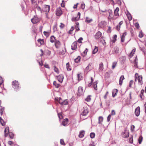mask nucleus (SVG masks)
<instances>
[{
  "instance_id": "8fccbe9b",
  "label": "nucleus",
  "mask_w": 146,
  "mask_h": 146,
  "mask_svg": "<svg viewBox=\"0 0 146 146\" xmlns=\"http://www.w3.org/2000/svg\"><path fill=\"white\" fill-rule=\"evenodd\" d=\"M43 33L44 35L46 36H48L49 35V33L46 31H44Z\"/></svg>"
},
{
  "instance_id": "680f3d73",
  "label": "nucleus",
  "mask_w": 146,
  "mask_h": 146,
  "mask_svg": "<svg viewBox=\"0 0 146 146\" xmlns=\"http://www.w3.org/2000/svg\"><path fill=\"white\" fill-rule=\"evenodd\" d=\"M133 81L132 80H131L130 82L129 83V87H131L132 85L133 84Z\"/></svg>"
},
{
  "instance_id": "69168bd1",
  "label": "nucleus",
  "mask_w": 146,
  "mask_h": 146,
  "mask_svg": "<svg viewBox=\"0 0 146 146\" xmlns=\"http://www.w3.org/2000/svg\"><path fill=\"white\" fill-rule=\"evenodd\" d=\"M44 67L47 68H49L50 67L48 64H45L44 65Z\"/></svg>"
},
{
  "instance_id": "f3484780",
  "label": "nucleus",
  "mask_w": 146,
  "mask_h": 146,
  "mask_svg": "<svg viewBox=\"0 0 146 146\" xmlns=\"http://www.w3.org/2000/svg\"><path fill=\"white\" fill-rule=\"evenodd\" d=\"M124 77L123 75H121L119 79V85L121 86L123 83V80L124 79Z\"/></svg>"
},
{
  "instance_id": "f257e3e1",
  "label": "nucleus",
  "mask_w": 146,
  "mask_h": 146,
  "mask_svg": "<svg viewBox=\"0 0 146 146\" xmlns=\"http://www.w3.org/2000/svg\"><path fill=\"white\" fill-rule=\"evenodd\" d=\"M82 115L85 116L88 113L89 111L87 107H84L82 109Z\"/></svg>"
},
{
  "instance_id": "c756f323",
  "label": "nucleus",
  "mask_w": 146,
  "mask_h": 146,
  "mask_svg": "<svg viewBox=\"0 0 146 146\" xmlns=\"http://www.w3.org/2000/svg\"><path fill=\"white\" fill-rule=\"evenodd\" d=\"M66 67L67 70L70 71L71 70V69L70 67V65L69 62H68L66 64Z\"/></svg>"
},
{
  "instance_id": "c9c22d12",
  "label": "nucleus",
  "mask_w": 146,
  "mask_h": 146,
  "mask_svg": "<svg viewBox=\"0 0 146 146\" xmlns=\"http://www.w3.org/2000/svg\"><path fill=\"white\" fill-rule=\"evenodd\" d=\"M117 37V36L116 35H115L113 36V40H111V41L113 42V43H114L116 40V38Z\"/></svg>"
},
{
  "instance_id": "13d9d810",
  "label": "nucleus",
  "mask_w": 146,
  "mask_h": 146,
  "mask_svg": "<svg viewBox=\"0 0 146 146\" xmlns=\"http://www.w3.org/2000/svg\"><path fill=\"white\" fill-rule=\"evenodd\" d=\"M135 127L134 125H132L131 126V131H133L134 130Z\"/></svg>"
},
{
  "instance_id": "37998d69",
  "label": "nucleus",
  "mask_w": 146,
  "mask_h": 146,
  "mask_svg": "<svg viewBox=\"0 0 146 146\" xmlns=\"http://www.w3.org/2000/svg\"><path fill=\"white\" fill-rule=\"evenodd\" d=\"M127 16L129 21H131L132 19V17L131 15L129 13L128 14H127Z\"/></svg>"
},
{
  "instance_id": "b1692460",
  "label": "nucleus",
  "mask_w": 146,
  "mask_h": 146,
  "mask_svg": "<svg viewBox=\"0 0 146 146\" xmlns=\"http://www.w3.org/2000/svg\"><path fill=\"white\" fill-rule=\"evenodd\" d=\"M103 37H101L100 38V42L102 43L103 45L105 46L106 45V43L105 40L103 39Z\"/></svg>"
},
{
  "instance_id": "423d86ee",
  "label": "nucleus",
  "mask_w": 146,
  "mask_h": 146,
  "mask_svg": "<svg viewBox=\"0 0 146 146\" xmlns=\"http://www.w3.org/2000/svg\"><path fill=\"white\" fill-rule=\"evenodd\" d=\"M12 85L14 89H17L19 87V84L17 81H14L12 82Z\"/></svg>"
},
{
  "instance_id": "dca6fc26",
  "label": "nucleus",
  "mask_w": 146,
  "mask_h": 146,
  "mask_svg": "<svg viewBox=\"0 0 146 146\" xmlns=\"http://www.w3.org/2000/svg\"><path fill=\"white\" fill-rule=\"evenodd\" d=\"M119 10V8L118 7H116V9L114 11V15L116 16H118L119 14L118 13V12Z\"/></svg>"
},
{
  "instance_id": "20e7f679",
  "label": "nucleus",
  "mask_w": 146,
  "mask_h": 146,
  "mask_svg": "<svg viewBox=\"0 0 146 146\" xmlns=\"http://www.w3.org/2000/svg\"><path fill=\"white\" fill-rule=\"evenodd\" d=\"M62 11L60 7L56 9V14L57 16H60L62 14Z\"/></svg>"
},
{
  "instance_id": "bf43d9fd",
  "label": "nucleus",
  "mask_w": 146,
  "mask_h": 146,
  "mask_svg": "<svg viewBox=\"0 0 146 146\" xmlns=\"http://www.w3.org/2000/svg\"><path fill=\"white\" fill-rule=\"evenodd\" d=\"M83 40V38L82 37H80L79 38L78 40V42L79 43H82V40Z\"/></svg>"
},
{
  "instance_id": "aec40b11",
  "label": "nucleus",
  "mask_w": 146,
  "mask_h": 146,
  "mask_svg": "<svg viewBox=\"0 0 146 146\" xmlns=\"http://www.w3.org/2000/svg\"><path fill=\"white\" fill-rule=\"evenodd\" d=\"M144 90L143 89L141 91L140 94L139 95L140 98L142 99H143L144 96L143 95Z\"/></svg>"
},
{
  "instance_id": "052dcab7",
  "label": "nucleus",
  "mask_w": 146,
  "mask_h": 146,
  "mask_svg": "<svg viewBox=\"0 0 146 146\" xmlns=\"http://www.w3.org/2000/svg\"><path fill=\"white\" fill-rule=\"evenodd\" d=\"M111 115L110 114L108 117L107 119V121L108 122H109L110 120L111 119Z\"/></svg>"
},
{
  "instance_id": "0e129e2a",
  "label": "nucleus",
  "mask_w": 146,
  "mask_h": 146,
  "mask_svg": "<svg viewBox=\"0 0 146 146\" xmlns=\"http://www.w3.org/2000/svg\"><path fill=\"white\" fill-rule=\"evenodd\" d=\"M108 92L107 91L106 92V93L105 95L104 96V98L105 99H106L107 98V96L108 95Z\"/></svg>"
},
{
  "instance_id": "6ab92c4d",
  "label": "nucleus",
  "mask_w": 146,
  "mask_h": 146,
  "mask_svg": "<svg viewBox=\"0 0 146 146\" xmlns=\"http://www.w3.org/2000/svg\"><path fill=\"white\" fill-rule=\"evenodd\" d=\"M127 33L126 32H124L123 33L122 35L121 36V41L122 42H123L125 40V36L126 35Z\"/></svg>"
},
{
  "instance_id": "f03ea898",
  "label": "nucleus",
  "mask_w": 146,
  "mask_h": 146,
  "mask_svg": "<svg viewBox=\"0 0 146 146\" xmlns=\"http://www.w3.org/2000/svg\"><path fill=\"white\" fill-rule=\"evenodd\" d=\"M137 80H138L139 84L142 85L143 84L142 76H139L137 78L135 77V81H137Z\"/></svg>"
},
{
  "instance_id": "3c124183",
  "label": "nucleus",
  "mask_w": 146,
  "mask_h": 146,
  "mask_svg": "<svg viewBox=\"0 0 146 146\" xmlns=\"http://www.w3.org/2000/svg\"><path fill=\"white\" fill-rule=\"evenodd\" d=\"M91 65V63H90L86 67L85 69V70L86 71H87L89 69V67Z\"/></svg>"
},
{
  "instance_id": "7c9ffc66",
  "label": "nucleus",
  "mask_w": 146,
  "mask_h": 146,
  "mask_svg": "<svg viewBox=\"0 0 146 146\" xmlns=\"http://www.w3.org/2000/svg\"><path fill=\"white\" fill-rule=\"evenodd\" d=\"M103 118L102 117L100 116L98 118V123L99 124H100L102 123L103 121Z\"/></svg>"
},
{
  "instance_id": "4be33fe9",
  "label": "nucleus",
  "mask_w": 146,
  "mask_h": 146,
  "mask_svg": "<svg viewBox=\"0 0 146 146\" xmlns=\"http://www.w3.org/2000/svg\"><path fill=\"white\" fill-rule=\"evenodd\" d=\"M136 49L135 48H134L131 52L129 55V56L130 57H131L133 56V54H134V53Z\"/></svg>"
},
{
  "instance_id": "2eb2a0df",
  "label": "nucleus",
  "mask_w": 146,
  "mask_h": 146,
  "mask_svg": "<svg viewBox=\"0 0 146 146\" xmlns=\"http://www.w3.org/2000/svg\"><path fill=\"white\" fill-rule=\"evenodd\" d=\"M78 92L79 95L82 94L83 93V89L82 87H79L78 88Z\"/></svg>"
},
{
  "instance_id": "5701e85b",
  "label": "nucleus",
  "mask_w": 146,
  "mask_h": 146,
  "mask_svg": "<svg viewBox=\"0 0 146 146\" xmlns=\"http://www.w3.org/2000/svg\"><path fill=\"white\" fill-rule=\"evenodd\" d=\"M92 21V19L86 17V18L85 22L87 23H90Z\"/></svg>"
},
{
  "instance_id": "6e6552de",
  "label": "nucleus",
  "mask_w": 146,
  "mask_h": 146,
  "mask_svg": "<svg viewBox=\"0 0 146 146\" xmlns=\"http://www.w3.org/2000/svg\"><path fill=\"white\" fill-rule=\"evenodd\" d=\"M55 45L57 48H59L61 46V43L58 40H56L55 42Z\"/></svg>"
},
{
  "instance_id": "0eeeda50",
  "label": "nucleus",
  "mask_w": 146,
  "mask_h": 146,
  "mask_svg": "<svg viewBox=\"0 0 146 146\" xmlns=\"http://www.w3.org/2000/svg\"><path fill=\"white\" fill-rule=\"evenodd\" d=\"M140 113V108L139 106L137 107L135 110V115L138 117V116Z\"/></svg>"
},
{
  "instance_id": "864d4df0",
  "label": "nucleus",
  "mask_w": 146,
  "mask_h": 146,
  "mask_svg": "<svg viewBox=\"0 0 146 146\" xmlns=\"http://www.w3.org/2000/svg\"><path fill=\"white\" fill-rule=\"evenodd\" d=\"M74 27H73V26L70 29L69 31L68 32V33L69 34H71V32L74 30Z\"/></svg>"
},
{
  "instance_id": "a878e982",
  "label": "nucleus",
  "mask_w": 146,
  "mask_h": 146,
  "mask_svg": "<svg viewBox=\"0 0 146 146\" xmlns=\"http://www.w3.org/2000/svg\"><path fill=\"white\" fill-rule=\"evenodd\" d=\"M75 28L77 31H78L80 30L79 28V23L78 22L76 23Z\"/></svg>"
},
{
  "instance_id": "a18cd8bd",
  "label": "nucleus",
  "mask_w": 146,
  "mask_h": 146,
  "mask_svg": "<svg viewBox=\"0 0 146 146\" xmlns=\"http://www.w3.org/2000/svg\"><path fill=\"white\" fill-rule=\"evenodd\" d=\"M9 133L10 138L12 139H13L14 137V134L12 132H9Z\"/></svg>"
},
{
  "instance_id": "4d7b16f0",
  "label": "nucleus",
  "mask_w": 146,
  "mask_h": 146,
  "mask_svg": "<svg viewBox=\"0 0 146 146\" xmlns=\"http://www.w3.org/2000/svg\"><path fill=\"white\" fill-rule=\"evenodd\" d=\"M81 8L82 9H84L85 8V4L84 3H82L81 4Z\"/></svg>"
},
{
  "instance_id": "58836bf2",
  "label": "nucleus",
  "mask_w": 146,
  "mask_h": 146,
  "mask_svg": "<svg viewBox=\"0 0 146 146\" xmlns=\"http://www.w3.org/2000/svg\"><path fill=\"white\" fill-rule=\"evenodd\" d=\"M0 123L3 125L5 124L4 121H3V120L2 119L1 117H0Z\"/></svg>"
},
{
  "instance_id": "de8ad7c7",
  "label": "nucleus",
  "mask_w": 146,
  "mask_h": 146,
  "mask_svg": "<svg viewBox=\"0 0 146 146\" xmlns=\"http://www.w3.org/2000/svg\"><path fill=\"white\" fill-rule=\"evenodd\" d=\"M4 80L2 77L0 76V85H1L3 82Z\"/></svg>"
},
{
  "instance_id": "6e6d98bb",
  "label": "nucleus",
  "mask_w": 146,
  "mask_h": 146,
  "mask_svg": "<svg viewBox=\"0 0 146 146\" xmlns=\"http://www.w3.org/2000/svg\"><path fill=\"white\" fill-rule=\"evenodd\" d=\"M134 25L135 27L137 28V29H139V23H135L134 24Z\"/></svg>"
},
{
  "instance_id": "7ed1b4c3",
  "label": "nucleus",
  "mask_w": 146,
  "mask_h": 146,
  "mask_svg": "<svg viewBox=\"0 0 146 146\" xmlns=\"http://www.w3.org/2000/svg\"><path fill=\"white\" fill-rule=\"evenodd\" d=\"M39 21V19L36 16H34V17L31 19V21L33 24H35L38 22Z\"/></svg>"
},
{
  "instance_id": "4468645a",
  "label": "nucleus",
  "mask_w": 146,
  "mask_h": 146,
  "mask_svg": "<svg viewBox=\"0 0 146 146\" xmlns=\"http://www.w3.org/2000/svg\"><path fill=\"white\" fill-rule=\"evenodd\" d=\"M4 135L5 137H7V136L8 133H9V128L8 127H7L5 128L4 131Z\"/></svg>"
},
{
  "instance_id": "e2e57ef3",
  "label": "nucleus",
  "mask_w": 146,
  "mask_h": 146,
  "mask_svg": "<svg viewBox=\"0 0 146 146\" xmlns=\"http://www.w3.org/2000/svg\"><path fill=\"white\" fill-rule=\"evenodd\" d=\"M58 115L59 119H61L62 118V116L61 114L58 113Z\"/></svg>"
},
{
  "instance_id": "4c0bfd02",
  "label": "nucleus",
  "mask_w": 146,
  "mask_h": 146,
  "mask_svg": "<svg viewBox=\"0 0 146 146\" xmlns=\"http://www.w3.org/2000/svg\"><path fill=\"white\" fill-rule=\"evenodd\" d=\"M80 60V56H78V57L75 59V62H76L78 63V62Z\"/></svg>"
},
{
  "instance_id": "774afa93",
  "label": "nucleus",
  "mask_w": 146,
  "mask_h": 146,
  "mask_svg": "<svg viewBox=\"0 0 146 146\" xmlns=\"http://www.w3.org/2000/svg\"><path fill=\"white\" fill-rule=\"evenodd\" d=\"M61 7H64V3L63 1H62V3L61 4Z\"/></svg>"
},
{
  "instance_id": "a19ab883",
  "label": "nucleus",
  "mask_w": 146,
  "mask_h": 146,
  "mask_svg": "<svg viewBox=\"0 0 146 146\" xmlns=\"http://www.w3.org/2000/svg\"><path fill=\"white\" fill-rule=\"evenodd\" d=\"M54 71L57 73H59V71L58 69L56 67V66H54Z\"/></svg>"
},
{
  "instance_id": "9d476101",
  "label": "nucleus",
  "mask_w": 146,
  "mask_h": 146,
  "mask_svg": "<svg viewBox=\"0 0 146 146\" xmlns=\"http://www.w3.org/2000/svg\"><path fill=\"white\" fill-rule=\"evenodd\" d=\"M77 48V42H74L71 45V49L73 50H75Z\"/></svg>"
},
{
  "instance_id": "39448f33",
  "label": "nucleus",
  "mask_w": 146,
  "mask_h": 146,
  "mask_svg": "<svg viewBox=\"0 0 146 146\" xmlns=\"http://www.w3.org/2000/svg\"><path fill=\"white\" fill-rule=\"evenodd\" d=\"M102 33L100 31L98 32L94 35L95 39L96 40L100 39L102 36Z\"/></svg>"
},
{
  "instance_id": "e433bc0d",
  "label": "nucleus",
  "mask_w": 146,
  "mask_h": 146,
  "mask_svg": "<svg viewBox=\"0 0 146 146\" xmlns=\"http://www.w3.org/2000/svg\"><path fill=\"white\" fill-rule=\"evenodd\" d=\"M53 84L55 86L56 88H58L59 87V84L57 83L56 82L54 81L53 82Z\"/></svg>"
},
{
  "instance_id": "c85d7f7f",
  "label": "nucleus",
  "mask_w": 146,
  "mask_h": 146,
  "mask_svg": "<svg viewBox=\"0 0 146 146\" xmlns=\"http://www.w3.org/2000/svg\"><path fill=\"white\" fill-rule=\"evenodd\" d=\"M98 50V47L96 46H95V48L93 50V54H96Z\"/></svg>"
},
{
  "instance_id": "72a5a7b5",
  "label": "nucleus",
  "mask_w": 146,
  "mask_h": 146,
  "mask_svg": "<svg viewBox=\"0 0 146 146\" xmlns=\"http://www.w3.org/2000/svg\"><path fill=\"white\" fill-rule=\"evenodd\" d=\"M103 64L102 63H101L99 64V70L100 71H102L103 69Z\"/></svg>"
},
{
  "instance_id": "ea45409f",
  "label": "nucleus",
  "mask_w": 146,
  "mask_h": 146,
  "mask_svg": "<svg viewBox=\"0 0 146 146\" xmlns=\"http://www.w3.org/2000/svg\"><path fill=\"white\" fill-rule=\"evenodd\" d=\"M117 64V62H114L112 63V69H114L115 67Z\"/></svg>"
},
{
  "instance_id": "338daca9",
  "label": "nucleus",
  "mask_w": 146,
  "mask_h": 146,
  "mask_svg": "<svg viewBox=\"0 0 146 146\" xmlns=\"http://www.w3.org/2000/svg\"><path fill=\"white\" fill-rule=\"evenodd\" d=\"M120 26L119 25H117L116 27V29L118 31H119L120 29Z\"/></svg>"
},
{
  "instance_id": "412c9836",
  "label": "nucleus",
  "mask_w": 146,
  "mask_h": 146,
  "mask_svg": "<svg viewBox=\"0 0 146 146\" xmlns=\"http://www.w3.org/2000/svg\"><path fill=\"white\" fill-rule=\"evenodd\" d=\"M118 92L117 90L114 89L112 91V96L113 97H115L117 94V93Z\"/></svg>"
},
{
  "instance_id": "603ef678",
  "label": "nucleus",
  "mask_w": 146,
  "mask_h": 146,
  "mask_svg": "<svg viewBox=\"0 0 146 146\" xmlns=\"http://www.w3.org/2000/svg\"><path fill=\"white\" fill-rule=\"evenodd\" d=\"M59 27L61 29H62L65 27V25L64 24H63L62 23H61Z\"/></svg>"
},
{
  "instance_id": "393cba45",
  "label": "nucleus",
  "mask_w": 146,
  "mask_h": 146,
  "mask_svg": "<svg viewBox=\"0 0 146 146\" xmlns=\"http://www.w3.org/2000/svg\"><path fill=\"white\" fill-rule=\"evenodd\" d=\"M97 84H98L97 82L96 81L95 82H94L93 84V88H94V89L96 90H97Z\"/></svg>"
},
{
  "instance_id": "49530a36",
  "label": "nucleus",
  "mask_w": 146,
  "mask_h": 146,
  "mask_svg": "<svg viewBox=\"0 0 146 146\" xmlns=\"http://www.w3.org/2000/svg\"><path fill=\"white\" fill-rule=\"evenodd\" d=\"M55 100H57L58 101V102L59 103L61 104L60 102H62L63 101H62V99L60 98H59L57 100L56 98H55Z\"/></svg>"
},
{
  "instance_id": "79ce46f5",
  "label": "nucleus",
  "mask_w": 146,
  "mask_h": 146,
  "mask_svg": "<svg viewBox=\"0 0 146 146\" xmlns=\"http://www.w3.org/2000/svg\"><path fill=\"white\" fill-rule=\"evenodd\" d=\"M79 19L77 17H73L72 19V21H75L78 20Z\"/></svg>"
},
{
  "instance_id": "bb28decb",
  "label": "nucleus",
  "mask_w": 146,
  "mask_h": 146,
  "mask_svg": "<svg viewBox=\"0 0 146 146\" xmlns=\"http://www.w3.org/2000/svg\"><path fill=\"white\" fill-rule=\"evenodd\" d=\"M56 40L54 36H51L50 38V41L51 42H55Z\"/></svg>"
},
{
  "instance_id": "c03bdc74",
  "label": "nucleus",
  "mask_w": 146,
  "mask_h": 146,
  "mask_svg": "<svg viewBox=\"0 0 146 146\" xmlns=\"http://www.w3.org/2000/svg\"><path fill=\"white\" fill-rule=\"evenodd\" d=\"M95 134L94 133H91L90 134V136L91 138H93L94 137Z\"/></svg>"
},
{
  "instance_id": "473e14b6",
  "label": "nucleus",
  "mask_w": 146,
  "mask_h": 146,
  "mask_svg": "<svg viewBox=\"0 0 146 146\" xmlns=\"http://www.w3.org/2000/svg\"><path fill=\"white\" fill-rule=\"evenodd\" d=\"M90 96H91L90 95L88 96L85 99V100L87 102H90L91 100Z\"/></svg>"
},
{
  "instance_id": "9b49d317",
  "label": "nucleus",
  "mask_w": 146,
  "mask_h": 146,
  "mask_svg": "<svg viewBox=\"0 0 146 146\" xmlns=\"http://www.w3.org/2000/svg\"><path fill=\"white\" fill-rule=\"evenodd\" d=\"M64 78L63 76L61 74L57 76L58 80L60 82L62 83L63 81Z\"/></svg>"
},
{
  "instance_id": "cd10ccee",
  "label": "nucleus",
  "mask_w": 146,
  "mask_h": 146,
  "mask_svg": "<svg viewBox=\"0 0 146 146\" xmlns=\"http://www.w3.org/2000/svg\"><path fill=\"white\" fill-rule=\"evenodd\" d=\"M61 105H66L68 104V101L67 100H64L62 102H60Z\"/></svg>"
},
{
  "instance_id": "2f4dec72",
  "label": "nucleus",
  "mask_w": 146,
  "mask_h": 146,
  "mask_svg": "<svg viewBox=\"0 0 146 146\" xmlns=\"http://www.w3.org/2000/svg\"><path fill=\"white\" fill-rule=\"evenodd\" d=\"M143 140V137L141 136H140L138 139V142L139 144L141 143Z\"/></svg>"
},
{
  "instance_id": "f8f14e48",
  "label": "nucleus",
  "mask_w": 146,
  "mask_h": 146,
  "mask_svg": "<svg viewBox=\"0 0 146 146\" xmlns=\"http://www.w3.org/2000/svg\"><path fill=\"white\" fill-rule=\"evenodd\" d=\"M129 133L127 130H125L123 132V137L124 138H127L129 136Z\"/></svg>"
},
{
  "instance_id": "a211bd4d",
  "label": "nucleus",
  "mask_w": 146,
  "mask_h": 146,
  "mask_svg": "<svg viewBox=\"0 0 146 146\" xmlns=\"http://www.w3.org/2000/svg\"><path fill=\"white\" fill-rule=\"evenodd\" d=\"M84 133L85 131L84 130L81 131L80 132L79 137L80 138H83L84 136Z\"/></svg>"
},
{
  "instance_id": "f704fd0d",
  "label": "nucleus",
  "mask_w": 146,
  "mask_h": 146,
  "mask_svg": "<svg viewBox=\"0 0 146 146\" xmlns=\"http://www.w3.org/2000/svg\"><path fill=\"white\" fill-rule=\"evenodd\" d=\"M38 42L40 43V45H42L44 44V40L43 39H39L38 40Z\"/></svg>"
},
{
  "instance_id": "1a4fd4ad",
  "label": "nucleus",
  "mask_w": 146,
  "mask_h": 146,
  "mask_svg": "<svg viewBox=\"0 0 146 146\" xmlns=\"http://www.w3.org/2000/svg\"><path fill=\"white\" fill-rule=\"evenodd\" d=\"M50 6L49 5H46L44 6V11L45 13H48L50 11Z\"/></svg>"
},
{
  "instance_id": "5fc2aeb1",
  "label": "nucleus",
  "mask_w": 146,
  "mask_h": 146,
  "mask_svg": "<svg viewBox=\"0 0 146 146\" xmlns=\"http://www.w3.org/2000/svg\"><path fill=\"white\" fill-rule=\"evenodd\" d=\"M60 142L61 144L62 145H65V143H64V140L63 139H60Z\"/></svg>"
},
{
  "instance_id": "09e8293b",
  "label": "nucleus",
  "mask_w": 146,
  "mask_h": 146,
  "mask_svg": "<svg viewBox=\"0 0 146 146\" xmlns=\"http://www.w3.org/2000/svg\"><path fill=\"white\" fill-rule=\"evenodd\" d=\"M143 36V33L141 32V31L139 32V36L140 38H142Z\"/></svg>"
},
{
  "instance_id": "ddd939ff",
  "label": "nucleus",
  "mask_w": 146,
  "mask_h": 146,
  "mask_svg": "<svg viewBox=\"0 0 146 146\" xmlns=\"http://www.w3.org/2000/svg\"><path fill=\"white\" fill-rule=\"evenodd\" d=\"M68 119L67 118H66L62 122V125L65 126H66L68 123Z\"/></svg>"
}]
</instances>
